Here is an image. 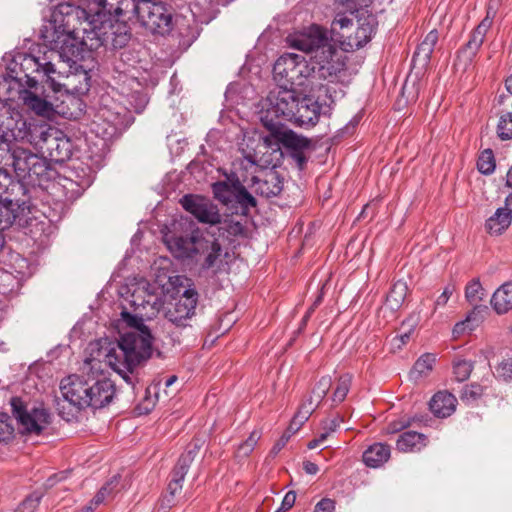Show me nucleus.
<instances>
[{
	"label": "nucleus",
	"mask_w": 512,
	"mask_h": 512,
	"mask_svg": "<svg viewBox=\"0 0 512 512\" xmlns=\"http://www.w3.org/2000/svg\"><path fill=\"white\" fill-rule=\"evenodd\" d=\"M156 288L147 281H141L131 294L130 304L133 313L123 311L122 319L131 328L115 342L108 339L90 343V357L84 361V369H101L105 362L127 383L132 384L130 374L152 354L153 336L144 321L157 316L161 299L155 293Z\"/></svg>",
	"instance_id": "f257e3e1"
},
{
	"label": "nucleus",
	"mask_w": 512,
	"mask_h": 512,
	"mask_svg": "<svg viewBox=\"0 0 512 512\" xmlns=\"http://www.w3.org/2000/svg\"><path fill=\"white\" fill-rule=\"evenodd\" d=\"M131 29L125 22L101 21L98 29L89 32L63 33L50 32L46 27L43 33L44 41L49 43L53 50L59 54V61L76 63L84 58L85 51H94L104 46L114 50L122 49L131 40Z\"/></svg>",
	"instance_id": "f03ea898"
},
{
	"label": "nucleus",
	"mask_w": 512,
	"mask_h": 512,
	"mask_svg": "<svg viewBox=\"0 0 512 512\" xmlns=\"http://www.w3.org/2000/svg\"><path fill=\"white\" fill-rule=\"evenodd\" d=\"M60 390L64 400L57 403V410L66 421L75 417L72 408L66 410V403L75 411L88 407L99 409L108 405L115 395L114 383L105 377L96 379L70 375L61 381Z\"/></svg>",
	"instance_id": "7ed1b4c3"
},
{
	"label": "nucleus",
	"mask_w": 512,
	"mask_h": 512,
	"mask_svg": "<svg viewBox=\"0 0 512 512\" xmlns=\"http://www.w3.org/2000/svg\"><path fill=\"white\" fill-rule=\"evenodd\" d=\"M290 45L311 54L308 62L313 68L312 79L334 82L344 70L345 63L337 49L329 42L326 31L318 25L292 36Z\"/></svg>",
	"instance_id": "20e7f679"
},
{
	"label": "nucleus",
	"mask_w": 512,
	"mask_h": 512,
	"mask_svg": "<svg viewBox=\"0 0 512 512\" xmlns=\"http://www.w3.org/2000/svg\"><path fill=\"white\" fill-rule=\"evenodd\" d=\"M184 224L188 225L185 233L166 236L165 242L170 251L179 258L203 256L200 263L202 270L219 268L222 262V246L216 238V232L201 231L192 221L186 220Z\"/></svg>",
	"instance_id": "39448f33"
},
{
	"label": "nucleus",
	"mask_w": 512,
	"mask_h": 512,
	"mask_svg": "<svg viewBox=\"0 0 512 512\" xmlns=\"http://www.w3.org/2000/svg\"><path fill=\"white\" fill-rule=\"evenodd\" d=\"M0 163L10 167L20 181L29 184H40L51 179L53 170L46 159L38 156L29 149L15 143L16 135L13 130L0 136Z\"/></svg>",
	"instance_id": "423d86ee"
},
{
	"label": "nucleus",
	"mask_w": 512,
	"mask_h": 512,
	"mask_svg": "<svg viewBox=\"0 0 512 512\" xmlns=\"http://www.w3.org/2000/svg\"><path fill=\"white\" fill-rule=\"evenodd\" d=\"M59 54L56 50L46 46L38 50L37 54H20L14 59L15 67L26 77V84L29 89L38 90L39 82L47 84L53 91H60L61 85L57 78L61 72L57 68Z\"/></svg>",
	"instance_id": "0eeeda50"
},
{
	"label": "nucleus",
	"mask_w": 512,
	"mask_h": 512,
	"mask_svg": "<svg viewBox=\"0 0 512 512\" xmlns=\"http://www.w3.org/2000/svg\"><path fill=\"white\" fill-rule=\"evenodd\" d=\"M101 21L105 19L97 17V11L94 14L88 13L85 9L72 3L58 4L51 14L50 32L60 31L63 33L89 32L90 29H98ZM107 21H111L108 19Z\"/></svg>",
	"instance_id": "6e6552de"
},
{
	"label": "nucleus",
	"mask_w": 512,
	"mask_h": 512,
	"mask_svg": "<svg viewBox=\"0 0 512 512\" xmlns=\"http://www.w3.org/2000/svg\"><path fill=\"white\" fill-rule=\"evenodd\" d=\"M127 21L137 22L154 34L166 35L172 29V14L161 2L140 1Z\"/></svg>",
	"instance_id": "1a4fd4ad"
},
{
	"label": "nucleus",
	"mask_w": 512,
	"mask_h": 512,
	"mask_svg": "<svg viewBox=\"0 0 512 512\" xmlns=\"http://www.w3.org/2000/svg\"><path fill=\"white\" fill-rule=\"evenodd\" d=\"M299 95L294 88L286 84H280L276 89L269 92L266 98V115L261 118L265 127L272 132L277 131V124L273 122L270 115L276 117H283L286 120H291L295 116L294 110L297 107Z\"/></svg>",
	"instance_id": "9d476101"
},
{
	"label": "nucleus",
	"mask_w": 512,
	"mask_h": 512,
	"mask_svg": "<svg viewBox=\"0 0 512 512\" xmlns=\"http://www.w3.org/2000/svg\"><path fill=\"white\" fill-rule=\"evenodd\" d=\"M274 78L289 87L303 86L312 79L313 68L308 60L298 54L286 53L280 56L273 67Z\"/></svg>",
	"instance_id": "9b49d317"
},
{
	"label": "nucleus",
	"mask_w": 512,
	"mask_h": 512,
	"mask_svg": "<svg viewBox=\"0 0 512 512\" xmlns=\"http://www.w3.org/2000/svg\"><path fill=\"white\" fill-rule=\"evenodd\" d=\"M35 145L55 163H63L71 157L72 143L58 129L40 126L34 129Z\"/></svg>",
	"instance_id": "f8f14e48"
},
{
	"label": "nucleus",
	"mask_w": 512,
	"mask_h": 512,
	"mask_svg": "<svg viewBox=\"0 0 512 512\" xmlns=\"http://www.w3.org/2000/svg\"><path fill=\"white\" fill-rule=\"evenodd\" d=\"M12 415L16 419L21 434L40 435L50 423V414L41 407L28 409L19 397L10 400Z\"/></svg>",
	"instance_id": "ddd939ff"
},
{
	"label": "nucleus",
	"mask_w": 512,
	"mask_h": 512,
	"mask_svg": "<svg viewBox=\"0 0 512 512\" xmlns=\"http://www.w3.org/2000/svg\"><path fill=\"white\" fill-rule=\"evenodd\" d=\"M198 293L194 289H187L180 298L169 302L164 309V317L175 329L182 330L192 326L196 315Z\"/></svg>",
	"instance_id": "4468645a"
},
{
	"label": "nucleus",
	"mask_w": 512,
	"mask_h": 512,
	"mask_svg": "<svg viewBox=\"0 0 512 512\" xmlns=\"http://www.w3.org/2000/svg\"><path fill=\"white\" fill-rule=\"evenodd\" d=\"M333 102L330 88L327 85H321L317 99L312 96H299L298 105L293 113L295 116L290 121H294L300 126H314L319 120L322 107H329Z\"/></svg>",
	"instance_id": "2eb2a0df"
},
{
	"label": "nucleus",
	"mask_w": 512,
	"mask_h": 512,
	"mask_svg": "<svg viewBox=\"0 0 512 512\" xmlns=\"http://www.w3.org/2000/svg\"><path fill=\"white\" fill-rule=\"evenodd\" d=\"M200 449V444L197 441L190 443L187 450L179 457L174 469L171 472V480L168 484L167 494L164 501L167 506L174 505L175 495L182 490V483L185 475L187 474L191 463L194 461Z\"/></svg>",
	"instance_id": "dca6fc26"
},
{
	"label": "nucleus",
	"mask_w": 512,
	"mask_h": 512,
	"mask_svg": "<svg viewBox=\"0 0 512 512\" xmlns=\"http://www.w3.org/2000/svg\"><path fill=\"white\" fill-rule=\"evenodd\" d=\"M180 203L201 223L210 225L221 223V215L217 206L204 197L188 194L182 197Z\"/></svg>",
	"instance_id": "f3484780"
},
{
	"label": "nucleus",
	"mask_w": 512,
	"mask_h": 512,
	"mask_svg": "<svg viewBox=\"0 0 512 512\" xmlns=\"http://www.w3.org/2000/svg\"><path fill=\"white\" fill-rule=\"evenodd\" d=\"M25 80L24 74L13 63L9 72L0 77V101L7 102L22 99L24 92L29 88Z\"/></svg>",
	"instance_id": "a211bd4d"
},
{
	"label": "nucleus",
	"mask_w": 512,
	"mask_h": 512,
	"mask_svg": "<svg viewBox=\"0 0 512 512\" xmlns=\"http://www.w3.org/2000/svg\"><path fill=\"white\" fill-rule=\"evenodd\" d=\"M492 25V18L487 16L480 22V24L475 28L469 41L466 43L465 47L459 52V58H465L467 63H470L472 59L475 57L477 51L483 44L485 35L489 28Z\"/></svg>",
	"instance_id": "6ab92c4d"
},
{
	"label": "nucleus",
	"mask_w": 512,
	"mask_h": 512,
	"mask_svg": "<svg viewBox=\"0 0 512 512\" xmlns=\"http://www.w3.org/2000/svg\"><path fill=\"white\" fill-rule=\"evenodd\" d=\"M93 3L98 6L97 17L103 18L106 15H116L122 17L125 22L128 16L135 9L134 0H93Z\"/></svg>",
	"instance_id": "aec40b11"
},
{
	"label": "nucleus",
	"mask_w": 512,
	"mask_h": 512,
	"mask_svg": "<svg viewBox=\"0 0 512 512\" xmlns=\"http://www.w3.org/2000/svg\"><path fill=\"white\" fill-rule=\"evenodd\" d=\"M253 187L257 194L267 198L277 196L283 189V179L276 171H268L263 178L253 177Z\"/></svg>",
	"instance_id": "412c9836"
},
{
	"label": "nucleus",
	"mask_w": 512,
	"mask_h": 512,
	"mask_svg": "<svg viewBox=\"0 0 512 512\" xmlns=\"http://www.w3.org/2000/svg\"><path fill=\"white\" fill-rule=\"evenodd\" d=\"M456 397L447 392H437L429 402L431 412L438 418L449 417L456 410Z\"/></svg>",
	"instance_id": "4be33fe9"
},
{
	"label": "nucleus",
	"mask_w": 512,
	"mask_h": 512,
	"mask_svg": "<svg viewBox=\"0 0 512 512\" xmlns=\"http://www.w3.org/2000/svg\"><path fill=\"white\" fill-rule=\"evenodd\" d=\"M240 180L235 174L227 177L225 181L213 183L212 191L215 199L224 205H233L236 196V189L239 187Z\"/></svg>",
	"instance_id": "5701e85b"
},
{
	"label": "nucleus",
	"mask_w": 512,
	"mask_h": 512,
	"mask_svg": "<svg viewBox=\"0 0 512 512\" xmlns=\"http://www.w3.org/2000/svg\"><path fill=\"white\" fill-rule=\"evenodd\" d=\"M426 445V435L415 431L403 432L396 441V449L403 453L418 452Z\"/></svg>",
	"instance_id": "b1692460"
},
{
	"label": "nucleus",
	"mask_w": 512,
	"mask_h": 512,
	"mask_svg": "<svg viewBox=\"0 0 512 512\" xmlns=\"http://www.w3.org/2000/svg\"><path fill=\"white\" fill-rule=\"evenodd\" d=\"M391 456V448L384 443H374L363 453V462L366 466L378 468L386 463Z\"/></svg>",
	"instance_id": "393cba45"
},
{
	"label": "nucleus",
	"mask_w": 512,
	"mask_h": 512,
	"mask_svg": "<svg viewBox=\"0 0 512 512\" xmlns=\"http://www.w3.org/2000/svg\"><path fill=\"white\" fill-rule=\"evenodd\" d=\"M278 140L290 154L305 151L311 148V141L292 130H285L278 133Z\"/></svg>",
	"instance_id": "a878e982"
},
{
	"label": "nucleus",
	"mask_w": 512,
	"mask_h": 512,
	"mask_svg": "<svg viewBox=\"0 0 512 512\" xmlns=\"http://www.w3.org/2000/svg\"><path fill=\"white\" fill-rule=\"evenodd\" d=\"M512 211L506 208H498L496 212L486 220L485 228L491 235L502 234L512 222Z\"/></svg>",
	"instance_id": "bb28decb"
},
{
	"label": "nucleus",
	"mask_w": 512,
	"mask_h": 512,
	"mask_svg": "<svg viewBox=\"0 0 512 512\" xmlns=\"http://www.w3.org/2000/svg\"><path fill=\"white\" fill-rule=\"evenodd\" d=\"M491 305L497 314H505L512 309V281L504 283L494 292Z\"/></svg>",
	"instance_id": "cd10ccee"
},
{
	"label": "nucleus",
	"mask_w": 512,
	"mask_h": 512,
	"mask_svg": "<svg viewBox=\"0 0 512 512\" xmlns=\"http://www.w3.org/2000/svg\"><path fill=\"white\" fill-rule=\"evenodd\" d=\"M374 33V26L369 22H364L359 25L354 32V35H347L343 44L351 50H357L366 45Z\"/></svg>",
	"instance_id": "c85d7f7f"
},
{
	"label": "nucleus",
	"mask_w": 512,
	"mask_h": 512,
	"mask_svg": "<svg viewBox=\"0 0 512 512\" xmlns=\"http://www.w3.org/2000/svg\"><path fill=\"white\" fill-rule=\"evenodd\" d=\"M35 91H31L29 89H26L24 92V95L22 97V101L24 105H26L29 109L34 111L36 114L41 116H47L49 115L53 108L52 104L47 101L44 98H41L36 92L38 90L34 89Z\"/></svg>",
	"instance_id": "c756f323"
},
{
	"label": "nucleus",
	"mask_w": 512,
	"mask_h": 512,
	"mask_svg": "<svg viewBox=\"0 0 512 512\" xmlns=\"http://www.w3.org/2000/svg\"><path fill=\"white\" fill-rule=\"evenodd\" d=\"M408 292V286L404 281H397L391 287L385 301V306L391 311H397L403 304Z\"/></svg>",
	"instance_id": "7c9ffc66"
},
{
	"label": "nucleus",
	"mask_w": 512,
	"mask_h": 512,
	"mask_svg": "<svg viewBox=\"0 0 512 512\" xmlns=\"http://www.w3.org/2000/svg\"><path fill=\"white\" fill-rule=\"evenodd\" d=\"M332 385L331 377L324 376L313 387L311 393L303 400L302 403H311L312 410H315L327 395Z\"/></svg>",
	"instance_id": "2f4dec72"
},
{
	"label": "nucleus",
	"mask_w": 512,
	"mask_h": 512,
	"mask_svg": "<svg viewBox=\"0 0 512 512\" xmlns=\"http://www.w3.org/2000/svg\"><path fill=\"white\" fill-rule=\"evenodd\" d=\"M20 206L12 200L0 201V230L9 229L19 216Z\"/></svg>",
	"instance_id": "473e14b6"
},
{
	"label": "nucleus",
	"mask_w": 512,
	"mask_h": 512,
	"mask_svg": "<svg viewBox=\"0 0 512 512\" xmlns=\"http://www.w3.org/2000/svg\"><path fill=\"white\" fill-rule=\"evenodd\" d=\"M119 478L114 476L105 483L92 499V504L101 505L112 500L118 492Z\"/></svg>",
	"instance_id": "72a5a7b5"
},
{
	"label": "nucleus",
	"mask_w": 512,
	"mask_h": 512,
	"mask_svg": "<svg viewBox=\"0 0 512 512\" xmlns=\"http://www.w3.org/2000/svg\"><path fill=\"white\" fill-rule=\"evenodd\" d=\"M435 363V357L432 354H424L422 355L414 364L411 370V377L413 379H418L423 376H426L433 368Z\"/></svg>",
	"instance_id": "f704fd0d"
},
{
	"label": "nucleus",
	"mask_w": 512,
	"mask_h": 512,
	"mask_svg": "<svg viewBox=\"0 0 512 512\" xmlns=\"http://www.w3.org/2000/svg\"><path fill=\"white\" fill-rule=\"evenodd\" d=\"M498 114L497 136L503 141L512 139V112L500 111Z\"/></svg>",
	"instance_id": "c9c22d12"
},
{
	"label": "nucleus",
	"mask_w": 512,
	"mask_h": 512,
	"mask_svg": "<svg viewBox=\"0 0 512 512\" xmlns=\"http://www.w3.org/2000/svg\"><path fill=\"white\" fill-rule=\"evenodd\" d=\"M353 26V19L348 17L344 13H337L334 20L331 23V33L333 36L344 39L347 37L342 30L351 28Z\"/></svg>",
	"instance_id": "e433bc0d"
},
{
	"label": "nucleus",
	"mask_w": 512,
	"mask_h": 512,
	"mask_svg": "<svg viewBox=\"0 0 512 512\" xmlns=\"http://www.w3.org/2000/svg\"><path fill=\"white\" fill-rule=\"evenodd\" d=\"M352 383V375L344 374L338 379L337 386L332 395V401L336 404L341 403L345 400Z\"/></svg>",
	"instance_id": "4c0bfd02"
},
{
	"label": "nucleus",
	"mask_w": 512,
	"mask_h": 512,
	"mask_svg": "<svg viewBox=\"0 0 512 512\" xmlns=\"http://www.w3.org/2000/svg\"><path fill=\"white\" fill-rule=\"evenodd\" d=\"M90 77L86 71H82L80 73H72L67 75V86H72V88L78 93H84L89 90Z\"/></svg>",
	"instance_id": "58836bf2"
},
{
	"label": "nucleus",
	"mask_w": 512,
	"mask_h": 512,
	"mask_svg": "<svg viewBox=\"0 0 512 512\" xmlns=\"http://www.w3.org/2000/svg\"><path fill=\"white\" fill-rule=\"evenodd\" d=\"M485 296V290L482 287L479 279H473L465 289L466 300L472 304L477 305L478 302L482 301Z\"/></svg>",
	"instance_id": "ea45409f"
},
{
	"label": "nucleus",
	"mask_w": 512,
	"mask_h": 512,
	"mask_svg": "<svg viewBox=\"0 0 512 512\" xmlns=\"http://www.w3.org/2000/svg\"><path fill=\"white\" fill-rule=\"evenodd\" d=\"M477 168L479 172L485 175H489L494 171L495 159L491 149H485L482 151L477 161Z\"/></svg>",
	"instance_id": "a19ab883"
},
{
	"label": "nucleus",
	"mask_w": 512,
	"mask_h": 512,
	"mask_svg": "<svg viewBox=\"0 0 512 512\" xmlns=\"http://www.w3.org/2000/svg\"><path fill=\"white\" fill-rule=\"evenodd\" d=\"M234 203L239 204L243 210L256 207V199L247 191V189L239 183V187L236 189V196Z\"/></svg>",
	"instance_id": "79ce46f5"
},
{
	"label": "nucleus",
	"mask_w": 512,
	"mask_h": 512,
	"mask_svg": "<svg viewBox=\"0 0 512 512\" xmlns=\"http://www.w3.org/2000/svg\"><path fill=\"white\" fill-rule=\"evenodd\" d=\"M218 235L239 237L245 235V227L238 221H225L221 226L216 228Z\"/></svg>",
	"instance_id": "37998d69"
},
{
	"label": "nucleus",
	"mask_w": 512,
	"mask_h": 512,
	"mask_svg": "<svg viewBox=\"0 0 512 512\" xmlns=\"http://www.w3.org/2000/svg\"><path fill=\"white\" fill-rule=\"evenodd\" d=\"M14 426L10 416L6 413L0 412V443L8 442L13 438Z\"/></svg>",
	"instance_id": "c03bdc74"
},
{
	"label": "nucleus",
	"mask_w": 512,
	"mask_h": 512,
	"mask_svg": "<svg viewBox=\"0 0 512 512\" xmlns=\"http://www.w3.org/2000/svg\"><path fill=\"white\" fill-rule=\"evenodd\" d=\"M454 375L459 382L467 380L473 370V365L470 361L459 359L453 365Z\"/></svg>",
	"instance_id": "a18cd8bd"
},
{
	"label": "nucleus",
	"mask_w": 512,
	"mask_h": 512,
	"mask_svg": "<svg viewBox=\"0 0 512 512\" xmlns=\"http://www.w3.org/2000/svg\"><path fill=\"white\" fill-rule=\"evenodd\" d=\"M42 493L33 492L27 496L15 512H35L42 499Z\"/></svg>",
	"instance_id": "49530a36"
},
{
	"label": "nucleus",
	"mask_w": 512,
	"mask_h": 512,
	"mask_svg": "<svg viewBox=\"0 0 512 512\" xmlns=\"http://www.w3.org/2000/svg\"><path fill=\"white\" fill-rule=\"evenodd\" d=\"M433 50L434 49L431 48V46L421 42L413 54V61L419 62L423 66L426 65L431 58Z\"/></svg>",
	"instance_id": "de8ad7c7"
},
{
	"label": "nucleus",
	"mask_w": 512,
	"mask_h": 512,
	"mask_svg": "<svg viewBox=\"0 0 512 512\" xmlns=\"http://www.w3.org/2000/svg\"><path fill=\"white\" fill-rule=\"evenodd\" d=\"M483 393V388L478 383H472L463 387L461 391V399L463 401H475Z\"/></svg>",
	"instance_id": "09e8293b"
},
{
	"label": "nucleus",
	"mask_w": 512,
	"mask_h": 512,
	"mask_svg": "<svg viewBox=\"0 0 512 512\" xmlns=\"http://www.w3.org/2000/svg\"><path fill=\"white\" fill-rule=\"evenodd\" d=\"M260 437H261L260 432H258L256 430L251 432L248 439L239 445L238 453L242 456H248L255 448Z\"/></svg>",
	"instance_id": "8fccbe9b"
},
{
	"label": "nucleus",
	"mask_w": 512,
	"mask_h": 512,
	"mask_svg": "<svg viewBox=\"0 0 512 512\" xmlns=\"http://www.w3.org/2000/svg\"><path fill=\"white\" fill-rule=\"evenodd\" d=\"M496 374L506 382L512 381V357L502 360L496 367Z\"/></svg>",
	"instance_id": "3c124183"
},
{
	"label": "nucleus",
	"mask_w": 512,
	"mask_h": 512,
	"mask_svg": "<svg viewBox=\"0 0 512 512\" xmlns=\"http://www.w3.org/2000/svg\"><path fill=\"white\" fill-rule=\"evenodd\" d=\"M313 411L311 403H302L292 419L294 420V424L302 426L309 419Z\"/></svg>",
	"instance_id": "603ef678"
},
{
	"label": "nucleus",
	"mask_w": 512,
	"mask_h": 512,
	"mask_svg": "<svg viewBox=\"0 0 512 512\" xmlns=\"http://www.w3.org/2000/svg\"><path fill=\"white\" fill-rule=\"evenodd\" d=\"M486 309H487V306H476V307H474V310L467 316V318L464 321L459 322V323H457L454 326L453 334L464 333V331L466 330V327H468L469 323L473 319H475L476 314L481 312L482 310H486Z\"/></svg>",
	"instance_id": "864d4df0"
},
{
	"label": "nucleus",
	"mask_w": 512,
	"mask_h": 512,
	"mask_svg": "<svg viewBox=\"0 0 512 512\" xmlns=\"http://www.w3.org/2000/svg\"><path fill=\"white\" fill-rule=\"evenodd\" d=\"M295 501H296V493L295 491H288L282 502H281V506L275 510V512H287L289 511L295 504Z\"/></svg>",
	"instance_id": "5fc2aeb1"
},
{
	"label": "nucleus",
	"mask_w": 512,
	"mask_h": 512,
	"mask_svg": "<svg viewBox=\"0 0 512 512\" xmlns=\"http://www.w3.org/2000/svg\"><path fill=\"white\" fill-rule=\"evenodd\" d=\"M335 501L330 498L321 499L315 506L314 512H334Z\"/></svg>",
	"instance_id": "6e6d98bb"
},
{
	"label": "nucleus",
	"mask_w": 512,
	"mask_h": 512,
	"mask_svg": "<svg viewBox=\"0 0 512 512\" xmlns=\"http://www.w3.org/2000/svg\"><path fill=\"white\" fill-rule=\"evenodd\" d=\"M411 425L410 421H392L386 427L387 434H394Z\"/></svg>",
	"instance_id": "4d7b16f0"
},
{
	"label": "nucleus",
	"mask_w": 512,
	"mask_h": 512,
	"mask_svg": "<svg viewBox=\"0 0 512 512\" xmlns=\"http://www.w3.org/2000/svg\"><path fill=\"white\" fill-rule=\"evenodd\" d=\"M342 418L336 416L334 418L326 419L323 421V430L329 431V433L334 432L340 425Z\"/></svg>",
	"instance_id": "13d9d810"
},
{
	"label": "nucleus",
	"mask_w": 512,
	"mask_h": 512,
	"mask_svg": "<svg viewBox=\"0 0 512 512\" xmlns=\"http://www.w3.org/2000/svg\"><path fill=\"white\" fill-rule=\"evenodd\" d=\"M454 288L452 286L445 287L442 294L435 301V308L438 306H444L448 302L450 296L453 294Z\"/></svg>",
	"instance_id": "bf43d9fd"
},
{
	"label": "nucleus",
	"mask_w": 512,
	"mask_h": 512,
	"mask_svg": "<svg viewBox=\"0 0 512 512\" xmlns=\"http://www.w3.org/2000/svg\"><path fill=\"white\" fill-rule=\"evenodd\" d=\"M290 157L293 159V161L295 162V164L299 170L304 169V167L307 163V157L305 155V151L290 154Z\"/></svg>",
	"instance_id": "052dcab7"
},
{
	"label": "nucleus",
	"mask_w": 512,
	"mask_h": 512,
	"mask_svg": "<svg viewBox=\"0 0 512 512\" xmlns=\"http://www.w3.org/2000/svg\"><path fill=\"white\" fill-rule=\"evenodd\" d=\"M290 439L289 433H283V435L280 437V439L275 443V445L271 449V454H278L287 444L288 440Z\"/></svg>",
	"instance_id": "680f3d73"
},
{
	"label": "nucleus",
	"mask_w": 512,
	"mask_h": 512,
	"mask_svg": "<svg viewBox=\"0 0 512 512\" xmlns=\"http://www.w3.org/2000/svg\"><path fill=\"white\" fill-rule=\"evenodd\" d=\"M437 41H438V32L436 30H432L426 35V37L424 38V40L422 42H424L428 46H431V48L434 49Z\"/></svg>",
	"instance_id": "e2e57ef3"
},
{
	"label": "nucleus",
	"mask_w": 512,
	"mask_h": 512,
	"mask_svg": "<svg viewBox=\"0 0 512 512\" xmlns=\"http://www.w3.org/2000/svg\"><path fill=\"white\" fill-rule=\"evenodd\" d=\"M303 469L307 474L310 475H315L319 471L318 465L311 461L303 462Z\"/></svg>",
	"instance_id": "0e129e2a"
},
{
	"label": "nucleus",
	"mask_w": 512,
	"mask_h": 512,
	"mask_svg": "<svg viewBox=\"0 0 512 512\" xmlns=\"http://www.w3.org/2000/svg\"><path fill=\"white\" fill-rule=\"evenodd\" d=\"M300 427L301 426L294 424V420H291L289 427L287 428V430L284 433H289L291 436L294 433H296L300 429Z\"/></svg>",
	"instance_id": "69168bd1"
},
{
	"label": "nucleus",
	"mask_w": 512,
	"mask_h": 512,
	"mask_svg": "<svg viewBox=\"0 0 512 512\" xmlns=\"http://www.w3.org/2000/svg\"><path fill=\"white\" fill-rule=\"evenodd\" d=\"M495 101H496V105H499V106L504 105L505 103H507L509 101V96L505 95V94H501L495 98Z\"/></svg>",
	"instance_id": "338daca9"
},
{
	"label": "nucleus",
	"mask_w": 512,
	"mask_h": 512,
	"mask_svg": "<svg viewBox=\"0 0 512 512\" xmlns=\"http://www.w3.org/2000/svg\"><path fill=\"white\" fill-rule=\"evenodd\" d=\"M99 505L92 504V500L88 505L82 508L80 512H93Z\"/></svg>",
	"instance_id": "774afa93"
}]
</instances>
